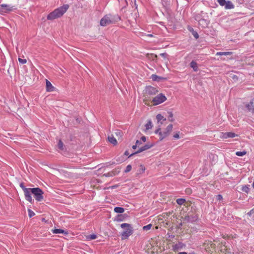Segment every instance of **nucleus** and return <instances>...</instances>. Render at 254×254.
Wrapping results in <instances>:
<instances>
[{"label":"nucleus","instance_id":"obj_1","mask_svg":"<svg viewBox=\"0 0 254 254\" xmlns=\"http://www.w3.org/2000/svg\"><path fill=\"white\" fill-rule=\"evenodd\" d=\"M158 90L152 86H147L143 90V101L144 104L147 106L151 105V101L153 98V96L158 93Z\"/></svg>","mask_w":254,"mask_h":254},{"label":"nucleus","instance_id":"obj_2","mask_svg":"<svg viewBox=\"0 0 254 254\" xmlns=\"http://www.w3.org/2000/svg\"><path fill=\"white\" fill-rule=\"evenodd\" d=\"M69 8L68 4H64L63 6L55 9L50 12L47 16V19L52 20L62 17Z\"/></svg>","mask_w":254,"mask_h":254},{"label":"nucleus","instance_id":"obj_3","mask_svg":"<svg viewBox=\"0 0 254 254\" xmlns=\"http://www.w3.org/2000/svg\"><path fill=\"white\" fill-rule=\"evenodd\" d=\"M121 19L118 15H112L110 14L105 15L100 20V24L102 26H106L110 24H113L119 21Z\"/></svg>","mask_w":254,"mask_h":254},{"label":"nucleus","instance_id":"obj_4","mask_svg":"<svg viewBox=\"0 0 254 254\" xmlns=\"http://www.w3.org/2000/svg\"><path fill=\"white\" fill-rule=\"evenodd\" d=\"M121 227L124 229V231L121 234L122 239H128L133 233V229L131 225L128 223H123L121 225Z\"/></svg>","mask_w":254,"mask_h":254},{"label":"nucleus","instance_id":"obj_5","mask_svg":"<svg viewBox=\"0 0 254 254\" xmlns=\"http://www.w3.org/2000/svg\"><path fill=\"white\" fill-rule=\"evenodd\" d=\"M172 129L173 126L172 125L170 124L167 126L164 130H161V128L160 127L158 128L155 131V133L158 134L159 140H162L170 134V132L172 130Z\"/></svg>","mask_w":254,"mask_h":254},{"label":"nucleus","instance_id":"obj_6","mask_svg":"<svg viewBox=\"0 0 254 254\" xmlns=\"http://www.w3.org/2000/svg\"><path fill=\"white\" fill-rule=\"evenodd\" d=\"M166 97L162 93L158 94L153 97L151 101V105L156 106L166 101Z\"/></svg>","mask_w":254,"mask_h":254},{"label":"nucleus","instance_id":"obj_7","mask_svg":"<svg viewBox=\"0 0 254 254\" xmlns=\"http://www.w3.org/2000/svg\"><path fill=\"white\" fill-rule=\"evenodd\" d=\"M31 190L32 193L34 195V196L37 201H41L44 199L43 196L44 192L41 189L39 188H32Z\"/></svg>","mask_w":254,"mask_h":254},{"label":"nucleus","instance_id":"obj_8","mask_svg":"<svg viewBox=\"0 0 254 254\" xmlns=\"http://www.w3.org/2000/svg\"><path fill=\"white\" fill-rule=\"evenodd\" d=\"M13 7L6 4H2L0 5V13L2 14L4 13H7L12 11Z\"/></svg>","mask_w":254,"mask_h":254},{"label":"nucleus","instance_id":"obj_9","mask_svg":"<svg viewBox=\"0 0 254 254\" xmlns=\"http://www.w3.org/2000/svg\"><path fill=\"white\" fill-rule=\"evenodd\" d=\"M32 188H28L24 189V193L25 199L30 203H32L33 201V199L31 195V193H32Z\"/></svg>","mask_w":254,"mask_h":254},{"label":"nucleus","instance_id":"obj_10","mask_svg":"<svg viewBox=\"0 0 254 254\" xmlns=\"http://www.w3.org/2000/svg\"><path fill=\"white\" fill-rule=\"evenodd\" d=\"M238 134L232 132H222L220 137L223 139H227L228 138H234L238 136Z\"/></svg>","mask_w":254,"mask_h":254},{"label":"nucleus","instance_id":"obj_11","mask_svg":"<svg viewBox=\"0 0 254 254\" xmlns=\"http://www.w3.org/2000/svg\"><path fill=\"white\" fill-rule=\"evenodd\" d=\"M185 245L183 243L178 242L176 244L172 246V249L174 251L177 252L179 250H181L185 247Z\"/></svg>","mask_w":254,"mask_h":254},{"label":"nucleus","instance_id":"obj_12","mask_svg":"<svg viewBox=\"0 0 254 254\" xmlns=\"http://www.w3.org/2000/svg\"><path fill=\"white\" fill-rule=\"evenodd\" d=\"M46 90L48 92H52L54 91L55 87L52 85L51 83L48 80H46Z\"/></svg>","mask_w":254,"mask_h":254},{"label":"nucleus","instance_id":"obj_13","mask_svg":"<svg viewBox=\"0 0 254 254\" xmlns=\"http://www.w3.org/2000/svg\"><path fill=\"white\" fill-rule=\"evenodd\" d=\"M151 146H152V145H148V144L145 145L143 146H142V147H140L137 150V151H136L135 152V153H140V152H142L143 151H145V150H146L151 148Z\"/></svg>","mask_w":254,"mask_h":254},{"label":"nucleus","instance_id":"obj_14","mask_svg":"<svg viewBox=\"0 0 254 254\" xmlns=\"http://www.w3.org/2000/svg\"><path fill=\"white\" fill-rule=\"evenodd\" d=\"M225 8L226 9H230L234 8V5L230 1H227L225 5Z\"/></svg>","mask_w":254,"mask_h":254},{"label":"nucleus","instance_id":"obj_15","mask_svg":"<svg viewBox=\"0 0 254 254\" xmlns=\"http://www.w3.org/2000/svg\"><path fill=\"white\" fill-rule=\"evenodd\" d=\"M198 23L199 24L203 27H207L208 24V22L204 19H201L199 20Z\"/></svg>","mask_w":254,"mask_h":254},{"label":"nucleus","instance_id":"obj_16","mask_svg":"<svg viewBox=\"0 0 254 254\" xmlns=\"http://www.w3.org/2000/svg\"><path fill=\"white\" fill-rule=\"evenodd\" d=\"M190 66L193 68L194 71H197L198 70L197 64L195 62L191 61L190 63Z\"/></svg>","mask_w":254,"mask_h":254},{"label":"nucleus","instance_id":"obj_17","mask_svg":"<svg viewBox=\"0 0 254 254\" xmlns=\"http://www.w3.org/2000/svg\"><path fill=\"white\" fill-rule=\"evenodd\" d=\"M52 232L54 234H63L64 233L65 234H67V233L66 232H64V231L63 229H55L52 230Z\"/></svg>","mask_w":254,"mask_h":254},{"label":"nucleus","instance_id":"obj_18","mask_svg":"<svg viewBox=\"0 0 254 254\" xmlns=\"http://www.w3.org/2000/svg\"><path fill=\"white\" fill-rule=\"evenodd\" d=\"M145 131H147L148 130L150 129L153 127V125L151 121H148L147 123L145 125Z\"/></svg>","mask_w":254,"mask_h":254},{"label":"nucleus","instance_id":"obj_19","mask_svg":"<svg viewBox=\"0 0 254 254\" xmlns=\"http://www.w3.org/2000/svg\"><path fill=\"white\" fill-rule=\"evenodd\" d=\"M108 140L112 144L116 145L117 144V141L116 139L115 138V137L113 136V135H112L111 136H109L108 137Z\"/></svg>","mask_w":254,"mask_h":254},{"label":"nucleus","instance_id":"obj_20","mask_svg":"<svg viewBox=\"0 0 254 254\" xmlns=\"http://www.w3.org/2000/svg\"><path fill=\"white\" fill-rule=\"evenodd\" d=\"M156 119L157 120L158 122V123L160 122L161 124L162 123V121H165L166 120V119L165 118H164V117L163 116H162L161 114H158L156 116Z\"/></svg>","mask_w":254,"mask_h":254},{"label":"nucleus","instance_id":"obj_21","mask_svg":"<svg viewBox=\"0 0 254 254\" xmlns=\"http://www.w3.org/2000/svg\"><path fill=\"white\" fill-rule=\"evenodd\" d=\"M170 214H168V213H163L161 215L162 217H163V218L165 219V221H166V224L167 225H170L169 224V221L168 220V217H169Z\"/></svg>","mask_w":254,"mask_h":254},{"label":"nucleus","instance_id":"obj_22","mask_svg":"<svg viewBox=\"0 0 254 254\" xmlns=\"http://www.w3.org/2000/svg\"><path fill=\"white\" fill-rule=\"evenodd\" d=\"M124 211H125V209L123 207H116L114 208V211L116 213H122L124 212Z\"/></svg>","mask_w":254,"mask_h":254},{"label":"nucleus","instance_id":"obj_23","mask_svg":"<svg viewBox=\"0 0 254 254\" xmlns=\"http://www.w3.org/2000/svg\"><path fill=\"white\" fill-rule=\"evenodd\" d=\"M147 57L149 59H151L152 60H157L158 58L157 55L153 54H147Z\"/></svg>","mask_w":254,"mask_h":254},{"label":"nucleus","instance_id":"obj_24","mask_svg":"<svg viewBox=\"0 0 254 254\" xmlns=\"http://www.w3.org/2000/svg\"><path fill=\"white\" fill-rule=\"evenodd\" d=\"M118 174V172L114 173V171H111V172H108L107 173L104 174L103 176L109 177H113Z\"/></svg>","mask_w":254,"mask_h":254},{"label":"nucleus","instance_id":"obj_25","mask_svg":"<svg viewBox=\"0 0 254 254\" xmlns=\"http://www.w3.org/2000/svg\"><path fill=\"white\" fill-rule=\"evenodd\" d=\"M241 190L245 192L248 193L249 192V191H250L249 186L245 185V186H242Z\"/></svg>","mask_w":254,"mask_h":254},{"label":"nucleus","instance_id":"obj_26","mask_svg":"<svg viewBox=\"0 0 254 254\" xmlns=\"http://www.w3.org/2000/svg\"><path fill=\"white\" fill-rule=\"evenodd\" d=\"M168 119L170 122H173L174 119H173V114L171 112H168Z\"/></svg>","mask_w":254,"mask_h":254},{"label":"nucleus","instance_id":"obj_27","mask_svg":"<svg viewBox=\"0 0 254 254\" xmlns=\"http://www.w3.org/2000/svg\"><path fill=\"white\" fill-rule=\"evenodd\" d=\"M176 201L178 204L182 205L185 202L186 200L183 198H178L177 199Z\"/></svg>","mask_w":254,"mask_h":254},{"label":"nucleus","instance_id":"obj_28","mask_svg":"<svg viewBox=\"0 0 254 254\" xmlns=\"http://www.w3.org/2000/svg\"><path fill=\"white\" fill-rule=\"evenodd\" d=\"M246 153H247V152L245 151H237V152H236V155H237L238 156H243L246 155Z\"/></svg>","mask_w":254,"mask_h":254},{"label":"nucleus","instance_id":"obj_29","mask_svg":"<svg viewBox=\"0 0 254 254\" xmlns=\"http://www.w3.org/2000/svg\"><path fill=\"white\" fill-rule=\"evenodd\" d=\"M152 225L151 224H148L146 226H144L142 228V229L144 230V231H148L149 230H150L151 227H152Z\"/></svg>","mask_w":254,"mask_h":254},{"label":"nucleus","instance_id":"obj_30","mask_svg":"<svg viewBox=\"0 0 254 254\" xmlns=\"http://www.w3.org/2000/svg\"><path fill=\"white\" fill-rule=\"evenodd\" d=\"M87 238L89 240H94V239H96L97 238V236L96 235H95V234H92V235H89L87 237Z\"/></svg>","mask_w":254,"mask_h":254},{"label":"nucleus","instance_id":"obj_31","mask_svg":"<svg viewBox=\"0 0 254 254\" xmlns=\"http://www.w3.org/2000/svg\"><path fill=\"white\" fill-rule=\"evenodd\" d=\"M180 133L179 131L178 132H176L174 135H173V138L175 139H178L179 138H181V136H180Z\"/></svg>","mask_w":254,"mask_h":254},{"label":"nucleus","instance_id":"obj_32","mask_svg":"<svg viewBox=\"0 0 254 254\" xmlns=\"http://www.w3.org/2000/svg\"><path fill=\"white\" fill-rule=\"evenodd\" d=\"M115 134L117 135V136L118 137V139L122 135V132L120 130H116V132H115Z\"/></svg>","mask_w":254,"mask_h":254},{"label":"nucleus","instance_id":"obj_33","mask_svg":"<svg viewBox=\"0 0 254 254\" xmlns=\"http://www.w3.org/2000/svg\"><path fill=\"white\" fill-rule=\"evenodd\" d=\"M218 2L220 5L225 6L226 1L225 0H218Z\"/></svg>","mask_w":254,"mask_h":254},{"label":"nucleus","instance_id":"obj_34","mask_svg":"<svg viewBox=\"0 0 254 254\" xmlns=\"http://www.w3.org/2000/svg\"><path fill=\"white\" fill-rule=\"evenodd\" d=\"M28 215H29V217H32L35 214V213L33 211H32L31 209H29L28 210Z\"/></svg>","mask_w":254,"mask_h":254},{"label":"nucleus","instance_id":"obj_35","mask_svg":"<svg viewBox=\"0 0 254 254\" xmlns=\"http://www.w3.org/2000/svg\"><path fill=\"white\" fill-rule=\"evenodd\" d=\"M63 146H64L63 143L62 142V141L61 140H60L58 143V147L60 149L63 150L64 149Z\"/></svg>","mask_w":254,"mask_h":254},{"label":"nucleus","instance_id":"obj_36","mask_svg":"<svg viewBox=\"0 0 254 254\" xmlns=\"http://www.w3.org/2000/svg\"><path fill=\"white\" fill-rule=\"evenodd\" d=\"M131 166L130 165H128L127 166L126 169L125 171V173H128L131 170Z\"/></svg>","mask_w":254,"mask_h":254},{"label":"nucleus","instance_id":"obj_37","mask_svg":"<svg viewBox=\"0 0 254 254\" xmlns=\"http://www.w3.org/2000/svg\"><path fill=\"white\" fill-rule=\"evenodd\" d=\"M18 61H19V62L20 63L22 64H26V62H27L26 60H25V59H22L21 58H18Z\"/></svg>","mask_w":254,"mask_h":254},{"label":"nucleus","instance_id":"obj_38","mask_svg":"<svg viewBox=\"0 0 254 254\" xmlns=\"http://www.w3.org/2000/svg\"><path fill=\"white\" fill-rule=\"evenodd\" d=\"M167 235L168 236V239H169V240H171V239L175 237V235L171 234L170 233H168Z\"/></svg>","mask_w":254,"mask_h":254},{"label":"nucleus","instance_id":"obj_39","mask_svg":"<svg viewBox=\"0 0 254 254\" xmlns=\"http://www.w3.org/2000/svg\"><path fill=\"white\" fill-rule=\"evenodd\" d=\"M160 78L159 77H158L157 75H155V74H153L152 75V79L154 80V81H156L158 80V79Z\"/></svg>","mask_w":254,"mask_h":254},{"label":"nucleus","instance_id":"obj_40","mask_svg":"<svg viewBox=\"0 0 254 254\" xmlns=\"http://www.w3.org/2000/svg\"><path fill=\"white\" fill-rule=\"evenodd\" d=\"M223 247H224V250L225 251L226 253H230V249L227 248V247L225 246V243H224Z\"/></svg>","mask_w":254,"mask_h":254},{"label":"nucleus","instance_id":"obj_41","mask_svg":"<svg viewBox=\"0 0 254 254\" xmlns=\"http://www.w3.org/2000/svg\"><path fill=\"white\" fill-rule=\"evenodd\" d=\"M162 57H163L164 58V60H166V58H167V54L165 53H161L160 54V55Z\"/></svg>","mask_w":254,"mask_h":254},{"label":"nucleus","instance_id":"obj_42","mask_svg":"<svg viewBox=\"0 0 254 254\" xmlns=\"http://www.w3.org/2000/svg\"><path fill=\"white\" fill-rule=\"evenodd\" d=\"M216 198L219 201H220L222 199H223V197H222V195H221V194H218L217 196H216Z\"/></svg>","mask_w":254,"mask_h":254},{"label":"nucleus","instance_id":"obj_43","mask_svg":"<svg viewBox=\"0 0 254 254\" xmlns=\"http://www.w3.org/2000/svg\"><path fill=\"white\" fill-rule=\"evenodd\" d=\"M193 36L195 38V39H197L199 37L198 34L196 32H193L192 33Z\"/></svg>","mask_w":254,"mask_h":254},{"label":"nucleus","instance_id":"obj_44","mask_svg":"<svg viewBox=\"0 0 254 254\" xmlns=\"http://www.w3.org/2000/svg\"><path fill=\"white\" fill-rule=\"evenodd\" d=\"M222 54H223V55H224V56L230 55L232 54V52H223Z\"/></svg>","mask_w":254,"mask_h":254},{"label":"nucleus","instance_id":"obj_45","mask_svg":"<svg viewBox=\"0 0 254 254\" xmlns=\"http://www.w3.org/2000/svg\"><path fill=\"white\" fill-rule=\"evenodd\" d=\"M122 217H123V216L122 215H118L117 217V220L118 221H122L123 220Z\"/></svg>","mask_w":254,"mask_h":254},{"label":"nucleus","instance_id":"obj_46","mask_svg":"<svg viewBox=\"0 0 254 254\" xmlns=\"http://www.w3.org/2000/svg\"><path fill=\"white\" fill-rule=\"evenodd\" d=\"M138 143H139V141L137 140V141H136V144H135V145H133V146H132V148H133V149H135L136 148L137 145Z\"/></svg>","mask_w":254,"mask_h":254},{"label":"nucleus","instance_id":"obj_47","mask_svg":"<svg viewBox=\"0 0 254 254\" xmlns=\"http://www.w3.org/2000/svg\"><path fill=\"white\" fill-rule=\"evenodd\" d=\"M20 187L22 189V190H23V191H24V189H27L26 188H25V187L24 186V185H23V184L22 183L20 184Z\"/></svg>","mask_w":254,"mask_h":254},{"label":"nucleus","instance_id":"obj_48","mask_svg":"<svg viewBox=\"0 0 254 254\" xmlns=\"http://www.w3.org/2000/svg\"><path fill=\"white\" fill-rule=\"evenodd\" d=\"M112 171H114V173H117L118 172V174L120 172V170L117 169H116L115 170H113Z\"/></svg>","mask_w":254,"mask_h":254},{"label":"nucleus","instance_id":"obj_49","mask_svg":"<svg viewBox=\"0 0 254 254\" xmlns=\"http://www.w3.org/2000/svg\"><path fill=\"white\" fill-rule=\"evenodd\" d=\"M222 53H223V52H217L216 53V55L222 56L223 55Z\"/></svg>","mask_w":254,"mask_h":254},{"label":"nucleus","instance_id":"obj_50","mask_svg":"<svg viewBox=\"0 0 254 254\" xmlns=\"http://www.w3.org/2000/svg\"><path fill=\"white\" fill-rule=\"evenodd\" d=\"M141 140H142V141H143L144 142H145V140H146V138H145V136H142V137H141Z\"/></svg>","mask_w":254,"mask_h":254},{"label":"nucleus","instance_id":"obj_51","mask_svg":"<svg viewBox=\"0 0 254 254\" xmlns=\"http://www.w3.org/2000/svg\"><path fill=\"white\" fill-rule=\"evenodd\" d=\"M178 254H187L186 252H180Z\"/></svg>","mask_w":254,"mask_h":254},{"label":"nucleus","instance_id":"obj_52","mask_svg":"<svg viewBox=\"0 0 254 254\" xmlns=\"http://www.w3.org/2000/svg\"><path fill=\"white\" fill-rule=\"evenodd\" d=\"M223 237L224 238H225V239H226V238H230V236H228V235H227L226 236H224Z\"/></svg>","mask_w":254,"mask_h":254},{"label":"nucleus","instance_id":"obj_53","mask_svg":"<svg viewBox=\"0 0 254 254\" xmlns=\"http://www.w3.org/2000/svg\"><path fill=\"white\" fill-rule=\"evenodd\" d=\"M147 36L150 37H152L153 36L152 34H147Z\"/></svg>","mask_w":254,"mask_h":254},{"label":"nucleus","instance_id":"obj_54","mask_svg":"<svg viewBox=\"0 0 254 254\" xmlns=\"http://www.w3.org/2000/svg\"><path fill=\"white\" fill-rule=\"evenodd\" d=\"M140 167L143 171L145 170V168L143 166L141 165Z\"/></svg>","mask_w":254,"mask_h":254},{"label":"nucleus","instance_id":"obj_55","mask_svg":"<svg viewBox=\"0 0 254 254\" xmlns=\"http://www.w3.org/2000/svg\"><path fill=\"white\" fill-rule=\"evenodd\" d=\"M125 154L126 155H128V153H127V151H126L125 153Z\"/></svg>","mask_w":254,"mask_h":254},{"label":"nucleus","instance_id":"obj_56","mask_svg":"<svg viewBox=\"0 0 254 254\" xmlns=\"http://www.w3.org/2000/svg\"><path fill=\"white\" fill-rule=\"evenodd\" d=\"M186 191H187V192H190V190H186Z\"/></svg>","mask_w":254,"mask_h":254},{"label":"nucleus","instance_id":"obj_57","mask_svg":"<svg viewBox=\"0 0 254 254\" xmlns=\"http://www.w3.org/2000/svg\"><path fill=\"white\" fill-rule=\"evenodd\" d=\"M236 238L235 236H232V238Z\"/></svg>","mask_w":254,"mask_h":254},{"label":"nucleus","instance_id":"obj_58","mask_svg":"<svg viewBox=\"0 0 254 254\" xmlns=\"http://www.w3.org/2000/svg\"><path fill=\"white\" fill-rule=\"evenodd\" d=\"M223 250V249L222 248L221 250V251H222Z\"/></svg>","mask_w":254,"mask_h":254}]
</instances>
